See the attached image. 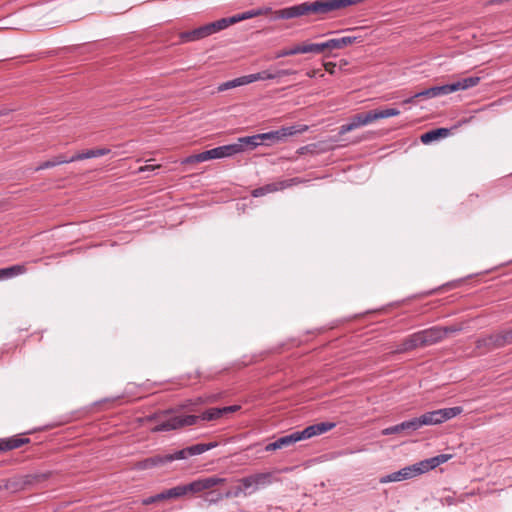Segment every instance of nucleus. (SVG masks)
Listing matches in <instances>:
<instances>
[{
  "label": "nucleus",
  "mask_w": 512,
  "mask_h": 512,
  "mask_svg": "<svg viewBox=\"0 0 512 512\" xmlns=\"http://www.w3.org/2000/svg\"><path fill=\"white\" fill-rule=\"evenodd\" d=\"M462 412H463V408L461 406L442 408V409L426 412L419 417H415L417 429H420L423 426L442 424V423L460 415Z\"/></svg>",
  "instance_id": "5"
},
{
  "label": "nucleus",
  "mask_w": 512,
  "mask_h": 512,
  "mask_svg": "<svg viewBox=\"0 0 512 512\" xmlns=\"http://www.w3.org/2000/svg\"><path fill=\"white\" fill-rule=\"evenodd\" d=\"M64 163H71V162L69 161V158H67L63 155H59V156L54 157L51 160L45 161L42 164H40L36 168V171L52 168V167H55L57 165L64 164Z\"/></svg>",
  "instance_id": "28"
},
{
  "label": "nucleus",
  "mask_w": 512,
  "mask_h": 512,
  "mask_svg": "<svg viewBox=\"0 0 512 512\" xmlns=\"http://www.w3.org/2000/svg\"><path fill=\"white\" fill-rule=\"evenodd\" d=\"M444 501H445V503H446V504H448V505H453V504L455 503V502H454V499H453L452 497H450V496L445 497V498H444Z\"/></svg>",
  "instance_id": "47"
},
{
  "label": "nucleus",
  "mask_w": 512,
  "mask_h": 512,
  "mask_svg": "<svg viewBox=\"0 0 512 512\" xmlns=\"http://www.w3.org/2000/svg\"><path fill=\"white\" fill-rule=\"evenodd\" d=\"M296 54H298V51H297V46L295 45L291 48L282 49V50L278 51L275 55V58H282V57L292 56V55H296Z\"/></svg>",
  "instance_id": "34"
},
{
  "label": "nucleus",
  "mask_w": 512,
  "mask_h": 512,
  "mask_svg": "<svg viewBox=\"0 0 512 512\" xmlns=\"http://www.w3.org/2000/svg\"><path fill=\"white\" fill-rule=\"evenodd\" d=\"M416 97L412 96L404 101V103H412Z\"/></svg>",
  "instance_id": "49"
},
{
  "label": "nucleus",
  "mask_w": 512,
  "mask_h": 512,
  "mask_svg": "<svg viewBox=\"0 0 512 512\" xmlns=\"http://www.w3.org/2000/svg\"><path fill=\"white\" fill-rule=\"evenodd\" d=\"M32 482V476L9 479L5 485L6 489L16 492Z\"/></svg>",
  "instance_id": "25"
},
{
  "label": "nucleus",
  "mask_w": 512,
  "mask_h": 512,
  "mask_svg": "<svg viewBox=\"0 0 512 512\" xmlns=\"http://www.w3.org/2000/svg\"><path fill=\"white\" fill-rule=\"evenodd\" d=\"M416 430H418L417 424L415 422V418H412V419L404 421L400 424L383 429L382 434L383 435H391V434H397V433H401V432L411 433Z\"/></svg>",
  "instance_id": "15"
},
{
  "label": "nucleus",
  "mask_w": 512,
  "mask_h": 512,
  "mask_svg": "<svg viewBox=\"0 0 512 512\" xmlns=\"http://www.w3.org/2000/svg\"><path fill=\"white\" fill-rule=\"evenodd\" d=\"M414 97H418V98H420V97L433 98V97H432V95H430V88L425 89V90H423V91H421V92L416 93V94L414 95Z\"/></svg>",
  "instance_id": "42"
},
{
  "label": "nucleus",
  "mask_w": 512,
  "mask_h": 512,
  "mask_svg": "<svg viewBox=\"0 0 512 512\" xmlns=\"http://www.w3.org/2000/svg\"><path fill=\"white\" fill-rule=\"evenodd\" d=\"M260 78H261V76L259 75V72H258V73H255V74L245 75L244 76V81L246 82V85H247V84L259 81Z\"/></svg>",
  "instance_id": "37"
},
{
  "label": "nucleus",
  "mask_w": 512,
  "mask_h": 512,
  "mask_svg": "<svg viewBox=\"0 0 512 512\" xmlns=\"http://www.w3.org/2000/svg\"><path fill=\"white\" fill-rule=\"evenodd\" d=\"M95 150H96L97 157L104 156V155H107L110 153V149H108V148H98Z\"/></svg>",
  "instance_id": "43"
},
{
  "label": "nucleus",
  "mask_w": 512,
  "mask_h": 512,
  "mask_svg": "<svg viewBox=\"0 0 512 512\" xmlns=\"http://www.w3.org/2000/svg\"><path fill=\"white\" fill-rule=\"evenodd\" d=\"M419 347H424L420 331L405 338L397 351L406 352Z\"/></svg>",
  "instance_id": "16"
},
{
  "label": "nucleus",
  "mask_w": 512,
  "mask_h": 512,
  "mask_svg": "<svg viewBox=\"0 0 512 512\" xmlns=\"http://www.w3.org/2000/svg\"><path fill=\"white\" fill-rule=\"evenodd\" d=\"M307 76L308 77H314L315 76V71H308L307 72Z\"/></svg>",
  "instance_id": "50"
},
{
  "label": "nucleus",
  "mask_w": 512,
  "mask_h": 512,
  "mask_svg": "<svg viewBox=\"0 0 512 512\" xmlns=\"http://www.w3.org/2000/svg\"><path fill=\"white\" fill-rule=\"evenodd\" d=\"M400 111L395 108H387L382 110H372L354 115V127L367 125L377 119L397 116Z\"/></svg>",
  "instance_id": "9"
},
{
  "label": "nucleus",
  "mask_w": 512,
  "mask_h": 512,
  "mask_svg": "<svg viewBox=\"0 0 512 512\" xmlns=\"http://www.w3.org/2000/svg\"><path fill=\"white\" fill-rule=\"evenodd\" d=\"M454 92L453 84H445L441 86H434L430 88V95H432L433 98L439 97L442 95H448L450 93Z\"/></svg>",
  "instance_id": "29"
},
{
  "label": "nucleus",
  "mask_w": 512,
  "mask_h": 512,
  "mask_svg": "<svg viewBox=\"0 0 512 512\" xmlns=\"http://www.w3.org/2000/svg\"><path fill=\"white\" fill-rule=\"evenodd\" d=\"M217 443H198L170 454H158L143 459L135 464L138 470H146L154 467L164 466L175 460L187 459L188 457L200 455L214 447Z\"/></svg>",
  "instance_id": "3"
},
{
  "label": "nucleus",
  "mask_w": 512,
  "mask_h": 512,
  "mask_svg": "<svg viewBox=\"0 0 512 512\" xmlns=\"http://www.w3.org/2000/svg\"><path fill=\"white\" fill-rule=\"evenodd\" d=\"M480 82V77L478 76H470L458 81L453 82L454 92L459 90H467L469 88L475 87Z\"/></svg>",
  "instance_id": "23"
},
{
  "label": "nucleus",
  "mask_w": 512,
  "mask_h": 512,
  "mask_svg": "<svg viewBox=\"0 0 512 512\" xmlns=\"http://www.w3.org/2000/svg\"><path fill=\"white\" fill-rule=\"evenodd\" d=\"M241 495H244V496H248V491L244 489V485L240 484L239 486H237L233 492H227L225 494V497L226 498H229V497H239Z\"/></svg>",
  "instance_id": "35"
},
{
  "label": "nucleus",
  "mask_w": 512,
  "mask_h": 512,
  "mask_svg": "<svg viewBox=\"0 0 512 512\" xmlns=\"http://www.w3.org/2000/svg\"><path fill=\"white\" fill-rule=\"evenodd\" d=\"M223 410V414H226V413H231V412H235L236 410L239 409V406H227V407H223L221 408Z\"/></svg>",
  "instance_id": "44"
},
{
  "label": "nucleus",
  "mask_w": 512,
  "mask_h": 512,
  "mask_svg": "<svg viewBox=\"0 0 512 512\" xmlns=\"http://www.w3.org/2000/svg\"><path fill=\"white\" fill-rule=\"evenodd\" d=\"M30 442L29 438L24 437H10L0 440V452L9 451L12 449L19 448Z\"/></svg>",
  "instance_id": "18"
},
{
  "label": "nucleus",
  "mask_w": 512,
  "mask_h": 512,
  "mask_svg": "<svg viewBox=\"0 0 512 512\" xmlns=\"http://www.w3.org/2000/svg\"><path fill=\"white\" fill-rule=\"evenodd\" d=\"M238 482L244 485V489L248 491V495H251L259 488L270 485L272 483V474L270 472L256 473L241 478Z\"/></svg>",
  "instance_id": "10"
},
{
  "label": "nucleus",
  "mask_w": 512,
  "mask_h": 512,
  "mask_svg": "<svg viewBox=\"0 0 512 512\" xmlns=\"http://www.w3.org/2000/svg\"><path fill=\"white\" fill-rule=\"evenodd\" d=\"M296 182H298L297 179H291V180L281 181V182H278V183L268 184V185H265L263 187H259V188L255 189L252 192V195L254 197H260V196H263V195H265L267 193L275 192V191H277L279 189H284L286 187H289L293 183H296Z\"/></svg>",
  "instance_id": "14"
},
{
  "label": "nucleus",
  "mask_w": 512,
  "mask_h": 512,
  "mask_svg": "<svg viewBox=\"0 0 512 512\" xmlns=\"http://www.w3.org/2000/svg\"><path fill=\"white\" fill-rule=\"evenodd\" d=\"M236 144H241V152H243L246 148L254 149L261 143V134H256L247 137H241L238 139Z\"/></svg>",
  "instance_id": "24"
},
{
  "label": "nucleus",
  "mask_w": 512,
  "mask_h": 512,
  "mask_svg": "<svg viewBox=\"0 0 512 512\" xmlns=\"http://www.w3.org/2000/svg\"><path fill=\"white\" fill-rule=\"evenodd\" d=\"M96 156V150L95 149H89L84 152L78 153L76 155H73L69 158L70 162L78 161V160H84V159H90L95 158Z\"/></svg>",
  "instance_id": "32"
},
{
  "label": "nucleus",
  "mask_w": 512,
  "mask_h": 512,
  "mask_svg": "<svg viewBox=\"0 0 512 512\" xmlns=\"http://www.w3.org/2000/svg\"><path fill=\"white\" fill-rule=\"evenodd\" d=\"M159 166H154V165H145L141 168H139V172H146V171H152L156 168H158Z\"/></svg>",
  "instance_id": "45"
},
{
  "label": "nucleus",
  "mask_w": 512,
  "mask_h": 512,
  "mask_svg": "<svg viewBox=\"0 0 512 512\" xmlns=\"http://www.w3.org/2000/svg\"><path fill=\"white\" fill-rule=\"evenodd\" d=\"M217 150H218L219 159L231 157L233 155L241 153V144L233 143V144L223 145V146L217 147Z\"/></svg>",
  "instance_id": "26"
},
{
  "label": "nucleus",
  "mask_w": 512,
  "mask_h": 512,
  "mask_svg": "<svg viewBox=\"0 0 512 512\" xmlns=\"http://www.w3.org/2000/svg\"><path fill=\"white\" fill-rule=\"evenodd\" d=\"M350 5L352 0H315L283 8L277 13L281 19L306 17L321 20Z\"/></svg>",
  "instance_id": "1"
},
{
  "label": "nucleus",
  "mask_w": 512,
  "mask_h": 512,
  "mask_svg": "<svg viewBox=\"0 0 512 512\" xmlns=\"http://www.w3.org/2000/svg\"><path fill=\"white\" fill-rule=\"evenodd\" d=\"M335 426L334 423L329 422H321L317 424L310 425L303 429L302 431H295L289 435L282 436L278 438L280 448H286L298 441L309 439L311 437L321 435L331 430Z\"/></svg>",
  "instance_id": "4"
},
{
  "label": "nucleus",
  "mask_w": 512,
  "mask_h": 512,
  "mask_svg": "<svg viewBox=\"0 0 512 512\" xmlns=\"http://www.w3.org/2000/svg\"><path fill=\"white\" fill-rule=\"evenodd\" d=\"M251 16L252 15L250 13L238 14V15H235V16H232V17L219 19L217 21L208 23V24H206L204 26H205V29L207 31V35L210 36V35H212V34H214L216 32H219V31L227 28L231 24L237 23V22H239L241 20L248 19Z\"/></svg>",
  "instance_id": "12"
},
{
  "label": "nucleus",
  "mask_w": 512,
  "mask_h": 512,
  "mask_svg": "<svg viewBox=\"0 0 512 512\" xmlns=\"http://www.w3.org/2000/svg\"><path fill=\"white\" fill-rule=\"evenodd\" d=\"M350 130H352V123H348V124L342 126L343 132L350 131Z\"/></svg>",
  "instance_id": "48"
},
{
  "label": "nucleus",
  "mask_w": 512,
  "mask_h": 512,
  "mask_svg": "<svg viewBox=\"0 0 512 512\" xmlns=\"http://www.w3.org/2000/svg\"><path fill=\"white\" fill-rule=\"evenodd\" d=\"M308 130L307 125H294L288 127H282L275 131L261 133V143L263 145H273L279 142H283L289 136H293L298 133H303Z\"/></svg>",
  "instance_id": "8"
},
{
  "label": "nucleus",
  "mask_w": 512,
  "mask_h": 512,
  "mask_svg": "<svg viewBox=\"0 0 512 512\" xmlns=\"http://www.w3.org/2000/svg\"><path fill=\"white\" fill-rule=\"evenodd\" d=\"M294 74H296L295 70H292V69H281V70L276 71V78L282 77V76L294 75Z\"/></svg>",
  "instance_id": "39"
},
{
  "label": "nucleus",
  "mask_w": 512,
  "mask_h": 512,
  "mask_svg": "<svg viewBox=\"0 0 512 512\" xmlns=\"http://www.w3.org/2000/svg\"><path fill=\"white\" fill-rule=\"evenodd\" d=\"M222 497H223V496H222L221 494H218V495H217V498H216L215 500H210V502H216V501H218V500L222 499Z\"/></svg>",
  "instance_id": "52"
},
{
  "label": "nucleus",
  "mask_w": 512,
  "mask_h": 512,
  "mask_svg": "<svg viewBox=\"0 0 512 512\" xmlns=\"http://www.w3.org/2000/svg\"><path fill=\"white\" fill-rule=\"evenodd\" d=\"M26 272L27 268L25 264H17L10 267L2 268L0 269V281L25 274Z\"/></svg>",
  "instance_id": "19"
},
{
  "label": "nucleus",
  "mask_w": 512,
  "mask_h": 512,
  "mask_svg": "<svg viewBox=\"0 0 512 512\" xmlns=\"http://www.w3.org/2000/svg\"><path fill=\"white\" fill-rule=\"evenodd\" d=\"M459 331L458 328L454 326L450 327H439L434 326L425 330H421V337L423 341L424 347L430 346L433 344L438 343L439 341L443 340L448 333H453Z\"/></svg>",
  "instance_id": "11"
},
{
  "label": "nucleus",
  "mask_w": 512,
  "mask_h": 512,
  "mask_svg": "<svg viewBox=\"0 0 512 512\" xmlns=\"http://www.w3.org/2000/svg\"><path fill=\"white\" fill-rule=\"evenodd\" d=\"M162 495H163V499L164 500H167V499H172V498H176L175 497V494L173 492V488H170L168 490H165L162 492Z\"/></svg>",
  "instance_id": "41"
},
{
  "label": "nucleus",
  "mask_w": 512,
  "mask_h": 512,
  "mask_svg": "<svg viewBox=\"0 0 512 512\" xmlns=\"http://www.w3.org/2000/svg\"><path fill=\"white\" fill-rule=\"evenodd\" d=\"M501 347L512 344V328L503 332L498 333Z\"/></svg>",
  "instance_id": "33"
},
{
  "label": "nucleus",
  "mask_w": 512,
  "mask_h": 512,
  "mask_svg": "<svg viewBox=\"0 0 512 512\" xmlns=\"http://www.w3.org/2000/svg\"><path fill=\"white\" fill-rule=\"evenodd\" d=\"M225 482L224 478L211 476L206 478L197 479L185 485H178L173 487V492L176 498L183 497L188 494H196L202 491L211 489L219 484Z\"/></svg>",
  "instance_id": "6"
},
{
  "label": "nucleus",
  "mask_w": 512,
  "mask_h": 512,
  "mask_svg": "<svg viewBox=\"0 0 512 512\" xmlns=\"http://www.w3.org/2000/svg\"><path fill=\"white\" fill-rule=\"evenodd\" d=\"M212 159H219L217 147L210 149V150L203 151L198 154L190 155V156L184 158L181 161V164L187 165V164H193V163H200V162H205V161H209Z\"/></svg>",
  "instance_id": "13"
},
{
  "label": "nucleus",
  "mask_w": 512,
  "mask_h": 512,
  "mask_svg": "<svg viewBox=\"0 0 512 512\" xmlns=\"http://www.w3.org/2000/svg\"><path fill=\"white\" fill-rule=\"evenodd\" d=\"M198 417L196 415H174L169 411L163 413V419L152 428L153 432L171 431L185 426L196 424Z\"/></svg>",
  "instance_id": "7"
},
{
  "label": "nucleus",
  "mask_w": 512,
  "mask_h": 512,
  "mask_svg": "<svg viewBox=\"0 0 512 512\" xmlns=\"http://www.w3.org/2000/svg\"><path fill=\"white\" fill-rule=\"evenodd\" d=\"M350 44H352V36H342L338 38L329 39L325 42H322L323 53L326 51L342 49Z\"/></svg>",
  "instance_id": "17"
},
{
  "label": "nucleus",
  "mask_w": 512,
  "mask_h": 512,
  "mask_svg": "<svg viewBox=\"0 0 512 512\" xmlns=\"http://www.w3.org/2000/svg\"><path fill=\"white\" fill-rule=\"evenodd\" d=\"M296 46H297L298 54H306V53L320 54V53H323L322 43H305V44H298Z\"/></svg>",
  "instance_id": "27"
},
{
  "label": "nucleus",
  "mask_w": 512,
  "mask_h": 512,
  "mask_svg": "<svg viewBox=\"0 0 512 512\" xmlns=\"http://www.w3.org/2000/svg\"><path fill=\"white\" fill-rule=\"evenodd\" d=\"M207 36H208L207 31H206L204 25L199 28H196L192 31H186V32H182L180 34V38L183 42L196 41V40L205 38Z\"/></svg>",
  "instance_id": "21"
},
{
  "label": "nucleus",
  "mask_w": 512,
  "mask_h": 512,
  "mask_svg": "<svg viewBox=\"0 0 512 512\" xmlns=\"http://www.w3.org/2000/svg\"><path fill=\"white\" fill-rule=\"evenodd\" d=\"M363 0H354V5L357 4V3H360L362 2Z\"/></svg>",
  "instance_id": "53"
},
{
  "label": "nucleus",
  "mask_w": 512,
  "mask_h": 512,
  "mask_svg": "<svg viewBox=\"0 0 512 512\" xmlns=\"http://www.w3.org/2000/svg\"><path fill=\"white\" fill-rule=\"evenodd\" d=\"M243 85H246V82L244 81V76H241V77L235 78L233 80L222 83L218 89H219V91H225V90L243 86Z\"/></svg>",
  "instance_id": "31"
},
{
  "label": "nucleus",
  "mask_w": 512,
  "mask_h": 512,
  "mask_svg": "<svg viewBox=\"0 0 512 512\" xmlns=\"http://www.w3.org/2000/svg\"><path fill=\"white\" fill-rule=\"evenodd\" d=\"M163 495H162V492L159 493V494H156V495H153V496H150V497H147L145 499L142 500V504L143 505H150V504H153V503H156V502H159V501H163Z\"/></svg>",
  "instance_id": "36"
},
{
  "label": "nucleus",
  "mask_w": 512,
  "mask_h": 512,
  "mask_svg": "<svg viewBox=\"0 0 512 512\" xmlns=\"http://www.w3.org/2000/svg\"><path fill=\"white\" fill-rule=\"evenodd\" d=\"M449 134V129L447 128H438L430 130L424 134L421 135L420 139L421 142L424 144H429L441 137H446Z\"/></svg>",
  "instance_id": "20"
},
{
  "label": "nucleus",
  "mask_w": 512,
  "mask_h": 512,
  "mask_svg": "<svg viewBox=\"0 0 512 512\" xmlns=\"http://www.w3.org/2000/svg\"><path fill=\"white\" fill-rule=\"evenodd\" d=\"M278 449H281L280 446H279L278 440H275L274 442L269 443L265 447V451H275V450H278Z\"/></svg>",
  "instance_id": "40"
},
{
  "label": "nucleus",
  "mask_w": 512,
  "mask_h": 512,
  "mask_svg": "<svg viewBox=\"0 0 512 512\" xmlns=\"http://www.w3.org/2000/svg\"><path fill=\"white\" fill-rule=\"evenodd\" d=\"M500 341L498 334H492L477 340V348H485L487 350H492L495 348H500Z\"/></svg>",
  "instance_id": "22"
},
{
  "label": "nucleus",
  "mask_w": 512,
  "mask_h": 512,
  "mask_svg": "<svg viewBox=\"0 0 512 512\" xmlns=\"http://www.w3.org/2000/svg\"><path fill=\"white\" fill-rule=\"evenodd\" d=\"M259 75L261 76L260 80H270L276 78V72H270V71H262L259 72Z\"/></svg>",
  "instance_id": "38"
},
{
  "label": "nucleus",
  "mask_w": 512,
  "mask_h": 512,
  "mask_svg": "<svg viewBox=\"0 0 512 512\" xmlns=\"http://www.w3.org/2000/svg\"><path fill=\"white\" fill-rule=\"evenodd\" d=\"M451 458V455L448 454H440L431 458L424 459L415 464L406 466L398 471L392 472L390 474L381 476L379 478V482L381 484L391 483V482H400L404 480H409L424 473H427L439 465L447 462Z\"/></svg>",
  "instance_id": "2"
},
{
  "label": "nucleus",
  "mask_w": 512,
  "mask_h": 512,
  "mask_svg": "<svg viewBox=\"0 0 512 512\" xmlns=\"http://www.w3.org/2000/svg\"><path fill=\"white\" fill-rule=\"evenodd\" d=\"M199 403H203V400H202L201 397L197 398L195 400V402L190 401L189 404L184 405V407H189V405H196V404H199Z\"/></svg>",
  "instance_id": "46"
},
{
  "label": "nucleus",
  "mask_w": 512,
  "mask_h": 512,
  "mask_svg": "<svg viewBox=\"0 0 512 512\" xmlns=\"http://www.w3.org/2000/svg\"><path fill=\"white\" fill-rule=\"evenodd\" d=\"M223 415V410L221 408H211L205 411L201 416H197L198 420H206L211 421L220 418Z\"/></svg>",
  "instance_id": "30"
},
{
  "label": "nucleus",
  "mask_w": 512,
  "mask_h": 512,
  "mask_svg": "<svg viewBox=\"0 0 512 512\" xmlns=\"http://www.w3.org/2000/svg\"><path fill=\"white\" fill-rule=\"evenodd\" d=\"M8 114V110L6 109H3L0 111V116H4V115H7Z\"/></svg>",
  "instance_id": "51"
}]
</instances>
